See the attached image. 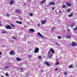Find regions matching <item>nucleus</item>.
Wrapping results in <instances>:
<instances>
[{
	"label": "nucleus",
	"mask_w": 77,
	"mask_h": 77,
	"mask_svg": "<svg viewBox=\"0 0 77 77\" xmlns=\"http://www.w3.org/2000/svg\"><path fill=\"white\" fill-rule=\"evenodd\" d=\"M51 54V52L50 51H48V58H49L50 59L51 57H52V56H53V54Z\"/></svg>",
	"instance_id": "f257e3e1"
},
{
	"label": "nucleus",
	"mask_w": 77,
	"mask_h": 77,
	"mask_svg": "<svg viewBox=\"0 0 77 77\" xmlns=\"http://www.w3.org/2000/svg\"><path fill=\"white\" fill-rule=\"evenodd\" d=\"M34 53H39V48H36L35 50L34 51Z\"/></svg>",
	"instance_id": "f03ea898"
},
{
	"label": "nucleus",
	"mask_w": 77,
	"mask_h": 77,
	"mask_svg": "<svg viewBox=\"0 0 77 77\" xmlns=\"http://www.w3.org/2000/svg\"><path fill=\"white\" fill-rule=\"evenodd\" d=\"M5 27L6 29H12V27L9 25H8V26H5Z\"/></svg>",
	"instance_id": "7ed1b4c3"
},
{
	"label": "nucleus",
	"mask_w": 77,
	"mask_h": 77,
	"mask_svg": "<svg viewBox=\"0 0 77 77\" xmlns=\"http://www.w3.org/2000/svg\"><path fill=\"white\" fill-rule=\"evenodd\" d=\"M49 51L52 54H54V51L52 49H50Z\"/></svg>",
	"instance_id": "20e7f679"
},
{
	"label": "nucleus",
	"mask_w": 77,
	"mask_h": 77,
	"mask_svg": "<svg viewBox=\"0 0 77 77\" xmlns=\"http://www.w3.org/2000/svg\"><path fill=\"white\" fill-rule=\"evenodd\" d=\"M10 1V5H12L13 4H14V0H9Z\"/></svg>",
	"instance_id": "39448f33"
},
{
	"label": "nucleus",
	"mask_w": 77,
	"mask_h": 77,
	"mask_svg": "<svg viewBox=\"0 0 77 77\" xmlns=\"http://www.w3.org/2000/svg\"><path fill=\"white\" fill-rule=\"evenodd\" d=\"M46 22H47V21L46 20H44V21H42L41 23L42 24V25H43V24H45V23Z\"/></svg>",
	"instance_id": "423d86ee"
},
{
	"label": "nucleus",
	"mask_w": 77,
	"mask_h": 77,
	"mask_svg": "<svg viewBox=\"0 0 77 77\" xmlns=\"http://www.w3.org/2000/svg\"><path fill=\"white\" fill-rule=\"evenodd\" d=\"M29 31L30 32L33 33V32H34V30L33 29H29Z\"/></svg>",
	"instance_id": "0eeeda50"
},
{
	"label": "nucleus",
	"mask_w": 77,
	"mask_h": 77,
	"mask_svg": "<svg viewBox=\"0 0 77 77\" xmlns=\"http://www.w3.org/2000/svg\"><path fill=\"white\" fill-rule=\"evenodd\" d=\"M49 5H54L55 3L53 2H51L49 3Z\"/></svg>",
	"instance_id": "6e6552de"
},
{
	"label": "nucleus",
	"mask_w": 77,
	"mask_h": 77,
	"mask_svg": "<svg viewBox=\"0 0 77 77\" xmlns=\"http://www.w3.org/2000/svg\"><path fill=\"white\" fill-rule=\"evenodd\" d=\"M45 65H48V66H50V64L48 62H45Z\"/></svg>",
	"instance_id": "1a4fd4ad"
},
{
	"label": "nucleus",
	"mask_w": 77,
	"mask_h": 77,
	"mask_svg": "<svg viewBox=\"0 0 77 77\" xmlns=\"http://www.w3.org/2000/svg\"><path fill=\"white\" fill-rule=\"evenodd\" d=\"M75 43L74 42H73L71 44V45L72 46H75Z\"/></svg>",
	"instance_id": "9d476101"
},
{
	"label": "nucleus",
	"mask_w": 77,
	"mask_h": 77,
	"mask_svg": "<svg viewBox=\"0 0 77 77\" xmlns=\"http://www.w3.org/2000/svg\"><path fill=\"white\" fill-rule=\"evenodd\" d=\"M72 16H73V13L72 12L70 14L68 15L69 17H72Z\"/></svg>",
	"instance_id": "9b49d317"
},
{
	"label": "nucleus",
	"mask_w": 77,
	"mask_h": 77,
	"mask_svg": "<svg viewBox=\"0 0 77 77\" xmlns=\"http://www.w3.org/2000/svg\"><path fill=\"white\" fill-rule=\"evenodd\" d=\"M66 38H67L71 39V36L69 35H67Z\"/></svg>",
	"instance_id": "f8f14e48"
},
{
	"label": "nucleus",
	"mask_w": 77,
	"mask_h": 77,
	"mask_svg": "<svg viewBox=\"0 0 77 77\" xmlns=\"http://www.w3.org/2000/svg\"><path fill=\"white\" fill-rule=\"evenodd\" d=\"M17 61H21V59L20 58H17Z\"/></svg>",
	"instance_id": "ddd939ff"
},
{
	"label": "nucleus",
	"mask_w": 77,
	"mask_h": 77,
	"mask_svg": "<svg viewBox=\"0 0 77 77\" xmlns=\"http://www.w3.org/2000/svg\"><path fill=\"white\" fill-rule=\"evenodd\" d=\"M38 35H39V36H41L42 37H43V35H41V33H40L39 32H38Z\"/></svg>",
	"instance_id": "4468645a"
},
{
	"label": "nucleus",
	"mask_w": 77,
	"mask_h": 77,
	"mask_svg": "<svg viewBox=\"0 0 77 77\" xmlns=\"http://www.w3.org/2000/svg\"><path fill=\"white\" fill-rule=\"evenodd\" d=\"M14 51H11L10 52V54H14Z\"/></svg>",
	"instance_id": "2eb2a0df"
},
{
	"label": "nucleus",
	"mask_w": 77,
	"mask_h": 77,
	"mask_svg": "<svg viewBox=\"0 0 77 77\" xmlns=\"http://www.w3.org/2000/svg\"><path fill=\"white\" fill-rule=\"evenodd\" d=\"M66 5L67 6H71V4L68 3H66Z\"/></svg>",
	"instance_id": "dca6fc26"
},
{
	"label": "nucleus",
	"mask_w": 77,
	"mask_h": 77,
	"mask_svg": "<svg viewBox=\"0 0 77 77\" xmlns=\"http://www.w3.org/2000/svg\"><path fill=\"white\" fill-rule=\"evenodd\" d=\"M5 68L6 69H9V66H7L5 67Z\"/></svg>",
	"instance_id": "f3484780"
},
{
	"label": "nucleus",
	"mask_w": 77,
	"mask_h": 77,
	"mask_svg": "<svg viewBox=\"0 0 77 77\" xmlns=\"http://www.w3.org/2000/svg\"><path fill=\"white\" fill-rule=\"evenodd\" d=\"M16 23L18 24H22V22H19L18 21H17Z\"/></svg>",
	"instance_id": "a211bd4d"
},
{
	"label": "nucleus",
	"mask_w": 77,
	"mask_h": 77,
	"mask_svg": "<svg viewBox=\"0 0 77 77\" xmlns=\"http://www.w3.org/2000/svg\"><path fill=\"white\" fill-rule=\"evenodd\" d=\"M24 69V68H20V72H23V69Z\"/></svg>",
	"instance_id": "6ab92c4d"
},
{
	"label": "nucleus",
	"mask_w": 77,
	"mask_h": 77,
	"mask_svg": "<svg viewBox=\"0 0 77 77\" xmlns=\"http://www.w3.org/2000/svg\"><path fill=\"white\" fill-rule=\"evenodd\" d=\"M45 0H43L42 2H40V4H42L43 3H44L45 2Z\"/></svg>",
	"instance_id": "aec40b11"
},
{
	"label": "nucleus",
	"mask_w": 77,
	"mask_h": 77,
	"mask_svg": "<svg viewBox=\"0 0 77 77\" xmlns=\"http://www.w3.org/2000/svg\"><path fill=\"white\" fill-rule=\"evenodd\" d=\"M45 0H43L42 2H40V4H42L43 3H44L45 2Z\"/></svg>",
	"instance_id": "412c9836"
},
{
	"label": "nucleus",
	"mask_w": 77,
	"mask_h": 77,
	"mask_svg": "<svg viewBox=\"0 0 77 77\" xmlns=\"http://www.w3.org/2000/svg\"><path fill=\"white\" fill-rule=\"evenodd\" d=\"M10 25L12 27H15V25H14L13 24H11Z\"/></svg>",
	"instance_id": "4be33fe9"
},
{
	"label": "nucleus",
	"mask_w": 77,
	"mask_h": 77,
	"mask_svg": "<svg viewBox=\"0 0 77 77\" xmlns=\"http://www.w3.org/2000/svg\"><path fill=\"white\" fill-rule=\"evenodd\" d=\"M16 12H18L19 13H20V12L21 11V10H20L19 11H18V9H17L16 10Z\"/></svg>",
	"instance_id": "5701e85b"
},
{
	"label": "nucleus",
	"mask_w": 77,
	"mask_h": 77,
	"mask_svg": "<svg viewBox=\"0 0 77 77\" xmlns=\"http://www.w3.org/2000/svg\"><path fill=\"white\" fill-rule=\"evenodd\" d=\"M57 38L58 39H61L62 37L60 36H58Z\"/></svg>",
	"instance_id": "b1692460"
},
{
	"label": "nucleus",
	"mask_w": 77,
	"mask_h": 77,
	"mask_svg": "<svg viewBox=\"0 0 77 77\" xmlns=\"http://www.w3.org/2000/svg\"><path fill=\"white\" fill-rule=\"evenodd\" d=\"M28 58H29V59L31 57H32V55H28Z\"/></svg>",
	"instance_id": "393cba45"
},
{
	"label": "nucleus",
	"mask_w": 77,
	"mask_h": 77,
	"mask_svg": "<svg viewBox=\"0 0 77 77\" xmlns=\"http://www.w3.org/2000/svg\"><path fill=\"white\" fill-rule=\"evenodd\" d=\"M74 25V23H72L71 25H70V26L71 27H72V26H73Z\"/></svg>",
	"instance_id": "a878e982"
},
{
	"label": "nucleus",
	"mask_w": 77,
	"mask_h": 77,
	"mask_svg": "<svg viewBox=\"0 0 77 77\" xmlns=\"http://www.w3.org/2000/svg\"><path fill=\"white\" fill-rule=\"evenodd\" d=\"M70 9H68L67 10H66V12H69L70 11Z\"/></svg>",
	"instance_id": "bb28decb"
},
{
	"label": "nucleus",
	"mask_w": 77,
	"mask_h": 77,
	"mask_svg": "<svg viewBox=\"0 0 77 77\" xmlns=\"http://www.w3.org/2000/svg\"><path fill=\"white\" fill-rule=\"evenodd\" d=\"M59 64V62H57L56 63V65H58Z\"/></svg>",
	"instance_id": "cd10ccee"
},
{
	"label": "nucleus",
	"mask_w": 77,
	"mask_h": 77,
	"mask_svg": "<svg viewBox=\"0 0 77 77\" xmlns=\"http://www.w3.org/2000/svg\"><path fill=\"white\" fill-rule=\"evenodd\" d=\"M23 41H26V38H23Z\"/></svg>",
	"instance_id": "c85d7f7f"
},
{
	"label": "nucleus",
	"mask_w": 77,
	"mask_h": 77,
	"mask_svg": "<svg viewBox=\"0 0 77 77\" xmlns=\"http://www.w3.org/2000/svg\"><path fill=\"white\" fill-rule=\"evenodd\" d=\"M6 33V31H3L2 32V33Z\"/></svg>",
	"instance_id": "c756f323"
},
{
	"label": "nucleus",
	"mask_w": 77,
	"mask_h": 77,
	"mask_svg": "<svg viewBox=\"0 0 77 77\" xmlns=\"http://www.w3.org/2000/svg\"><path fill=\"white\" fill-rule=\"evenodd\" d=\"M66 6L65 5H63V8H65Z\"/></svg>",
	"instance_id": "7c9ffc66"
},
{
	"label": "nucleus",
	"mask_w": 77,
	"mask_h": 77,
	"mask_svg": "<svg viewBox=\"0 0 77 77\" xmlns=\"http://www.w3.org/2000/svg\"><path fill=\"white\" fill-rule=\"evenodd\" d=\"M42 58V57H41V56H38V59H41Z\"/></svg>",
	"instance_id": "2f4dec72"
},
{
	"label": "nucleus",
	"mask_w": 77,
	"mask_h": 77,
	"mask_svg": "<svg viewBox=\"0 0 77 77\" xmlns=\"http://www.w3.org/2000/svg\"><path fill=\"white\" fill-rule=\"evenodd\" d=\"M55 43H56V44H57V45H59V44L58 43L55 42Z\"/></svg>",
	"instance_id": "473e14b6"
},
{
	"label": "nucleus",
	"mask_w": 77,
	"mask_h": 77,
	"mask_svg": "<svg viewBox=\"0 0 77 77\" xmlns=\"http://www.w3.org/2000/svg\"><path fill=\"white\" fill-rule=\"evenodd\" d=\"M6 76H8L9 75H8V73H6L5 74Z\"/></svg>",
	"instance_id": "72a5a7b5"
},
{
	"label": "nucleus",
	"mask_w": 77,
	"mask_h": 77,
	"mask_svg": "<svg viewBox=\"0 0 77 77\" xmlns=\"http://www.w3.org/2000/svg\"><path fill=\"white\" fill-rule=\"evenodd\" d=\"M29 15L31 16H33V14L32 13H30L29 14Z\"/></svg>",
	"instance_id": "f704fd0d"
},
{
	"label": "nucleus",
	"mask_w": 77,
	"mask_h": 77,
	"mask_svg": "<svg viewBox=\"0 0 77 77\" xmlns=\"http://www.w3.org/2000/svg\"><path fill=\"white\" fill-rule=\"evenodd\" d=\"M64 75H67V73L66 72H64Z\"/></svg>",
	"instance_id": "c9c22d12"
},
{
	"label": "nucleus",
	"mask_w": 77,
	"mask_h": 77,
	"mask_svg": "<svg viewBox=\"0 0 77 77\" xmlns=\"http://www.w3.org/2000/svg\"><path fill=\"white\" fill-rule=\"evenodd\" d=\"M77 29V26L74 29V30H75Z\"/></svg>",
	"instance_id": "e433bc0d"
},
{
	"label": "nucleus",
	"mask_w": 77,
	"mask_h": 77,
	"mask_svg": "<svg viewBox=\"0 0 77 77\" xmlns=\"http://www.w3.org/2000/svg\"><path fill=\"white\" fill-rule=\"evenodd\" d=\"M55 71H57L58 70V69H57V68H56L55 69Z\"/></svg>",
	"instance_id": "4c0bfd02"
},
{
	"label": "nucleus",
	"mask_w": 77,
	"mask_h": 77,
	"mask_svg": "<svg viewBox=\"0 0 77 77\" xmlns=\"http://www.w3.org/2000/svg\"><path fill=\"white\" fill-rule=\"evenodd\" d=\"M72 66H69V68H72Z\"/></svg>",
	"instance_id": "58836bf2"
},
{
	"label": "nucleus",
	"mask_w": 77,
	"mask_h": 77,
	"mask_svg": "<svg viewBox=\"0 0 77 77\" xmlns=\"http://www.w3.org/2000/svg\"><path fill=\"white\" fill-rule=\"evenodd\" d=\"M13 39H17V38H15V37H12Z\"/></svg>",
	"instance_id": "ea45409f"
},
{
	"label": "nucleus",
	"mask_w": 77,
	"mask_h": 77,
	"mask_svg": "<svg viewBox=\"0 0 77 77\" xmlns=\"http://www.w3.org/2000/svg\"><path fill=\"white\" fill-rule=\"evenodd\" d=\"M19 18H20V20H22V18L21 17H19Z\"/></svg>",
	"instance_id": "a19ab883"
},
{
	"label": "nucleus",
	"mask_w": 77,
	"mask_h": 77,
	"mask_svg": "<svg viewBox=\"0 0 77 77\" xmlns=\"http://www.w3.org/2000/svg\"><path fill=\"white\" fill-rule=\"evenodd\" d=\"M59 12L60 13H62V11H59Z\"/></svg>",
	"instance_id": "79ce46f5"
},
{
	"label": "nucleus",
	"mask_w": 77,
	"mask_h": 77,
	"mask_svg": "<svg viewBox=\"0 0 77 77\" xmlns=\"http://www.w3.org/2000/svg\"><path fill=\"white\" fill-rule=\"evenodd\" d=\"M67 30H68V31H70V30H69V29H68Z\"/></svg>",
	"instance_id": "37998d69"
},
{
	"label": "nucleus",
	"mask_w": 77,
	"mask_h": 77,
	"mask_svg": "<svg viewBox=\"0 0 77 77\" xmlns=\"http://www.w3.org/2000/svg\"><path fill=\"white\" fill-rule=\"evenodd\" d=\"M2 54V52H0V55H1Z\"/></svg>",
	"instance_id": "c03bdc74"
},
{
	"label": "nucleus",
	"mask_w": 77,
	"mask_h": 77,
	"mask_svg": "<svg viewBox=\"0 0 77 77\" xmlns=\"http://www.w3.org/2000/svg\"><path fill=\"white\" fill-rule=\"evenodd\" d=\"M7 16H8V17L9 16V14H7Z\"/></svg>",
	"instance_id": "a18cd8bd"
},
{
	"label": "nucleus",
	"mask_w": 77,
	"mask_h": 77,
	"mask_svg": "<svg viewBox=\"0 0 77 77\" xmlns=\"http://www.w3.org/2000/svg\"><path fill=\"white\" fill-rule=\"evenodd\" d=\"M52 10H54V8H52Z\"/></svg>",
	"instance_id": "49530a36"
},
{
	"label": "nucleus",
	"mask_w": 77,
	"mask_h": 77,
	"mask_svg": "<svg viewBox=\"0 0 77 77\" xmlns=\"http://www.w3.org/2000/svg\"><path fill=\"white\" fill-rule=\"evenodd\" d=\"M38 27H39V24H38Z\"/></svg>",
	"instance_id": "de8ad7c7"
},
{
	"label": "nucleus",
	"mask_w": 77,
	"mask_h": 77,
	"mask_svg": "<svg viewBox=\"0 0 77 77\" xmlns=\"http://www.w3.org/2000/svg\"><path fill=\"white\" fill-rule=\"evenodd\" d=\"M51 30H52V31H53V29H51Z\"/></svg>",
	"instance_id": "09e8293b"
},
{
	"label": "nucleus",
	"mask_w": 77,
	"mask_h": 77,
	"mask_svg": "<svg viewBox=\"0 0 77 77\" xmlns=\"http://www.w3.org/2000/svg\"><path fill=\"white\" fill-rule=\"evenodd\" d=\"M1 77H4V76H3L2 75V76H1Z\"/></svg>",
	"instance_id": "8fccbe9b"
},
{
	"label": "nucleus",
	"mask_w": 77,
	"mask_h": 77,
	"mask_svg": "<svg viewBox=\"0 0 77 77\" xmlns=\"http://www.w3.org/2000/svg\"><path fill=\"white\" fill-rule=\"evenodd\" d=\"M21 29H23V28H21Z\"/></svg>",
	"instance_id": "3c124183"
},
{
	"label": "nucleus",
	"mask_w": 77,
	"mask_h": 77,
	"mask_svg": "<svg viewBox=\"0 0 77 77\" xmlns=\"http://www.w3.org/2000/svg\"><path fill=\"white\" fill-rule=\"evenodd\" d=\"M0 26H2V24L0 23Z\"/></svg>",
	"instance_id": "603ef678"
},
{
	"label": "nucleus",
	"mask_w": 77,
	"mask_h": 77,
	"mask_svg": "<svg viewBox=\"0 0 77 77\" xmlns=\"http://www.w3.org/2000/svg\"><path fill=\"white\" fill-rule=\"evenodd\" d=\"M0 57H1V56H0Z\"/></svg>",
	"instance_id": "864d4df0"
}]
</instances>
